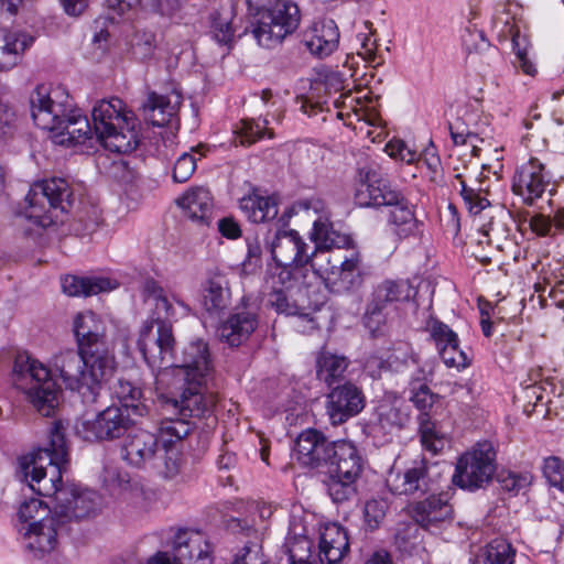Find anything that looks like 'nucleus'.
Instances as JSON below:
<instances>
[{"instance_id":"1","label":"nucleus","mask_w":564,"mask_h":564,"mask_svg":"<svg viewBox=\"0 0 564 564\" xmlns=\"http://www.w3.org/2000/svg\"><path fill=\"white\" fill-rule=\"evenodd\" d=\"M144 301L154 305L155 318L147 319L139 329L137 345L151 368H160L155 377V390L163 404L178 412V423L187 419H206L215 403L207 383L213 372L208 345L193 340L175 352V338L171 323L189 315L191 307L175 292H165L156 281L145 280L142 284Z\"/></svg>"},{"instance_id":"2","label":"nucleus","mask_w":564,"mask_h":564,"mask_svg":"<svg viewBox=\"0 0 564 564\" xmlns=\"http://www.w3.org/2000/svg\"><path fill=\"white\" fill-rule=\"evenodd\" d=\"M73 332L78 349H66L54 355L50 367L29 355H18L13 364L15 387L43 416H52L58 408L62 390L76 391L86 403H95L102 384L115 371V358L105 345V321L93 311L75 315Z\"/></svg>"},{"instance_id":"3","label":"nucleus","mask_w":564,"mask_h":564,"mask_svg":"<svg viewBox=\"0 0 564 564\" xmlns=\"http://www.w3.org/2000/svg\"><path fill=\"white\" fill-rule=\"evenodd\" d=\"M34 124L53 133L55 143L91 148L99 142L115 153H130L139 144V121L119 98L97 101L91 109L93 127L73 105L68 90L51 83L37 84L29 95Z\"/></svg>"},{"instance_id":"4","label":"nucleus","mask_w":564,"mask_h":564,"mask_svg":"<svg viewBox=\"0 0 564 564\" xmlns=\"http://www.w3.org/2000/svg\"><path fill=\"white\" fill-rule=\"evenodd\" d=\"M50 447L19 459L20 473L29 487L40 496L53 497L54 505L66 501L72 488L62 482V474L68 463V446L64 425H53Z\"/></svg>"},{"instance_id":"5","label":"nucleus","mask_w":564,"mask_h":564,"mask_svg":"<svg viewBox=\"0 0 564 564\" xmlns=\"http://www.w3.org/2000/svg\"><path fill=\"white\" fill-rule=\"evenodd\" d=\"M295 448L297 459L304 466H325L329 474L352 480H357L362 473L364 459L351 442H329L314 427L306 429L297 436Z\"/></svg>"},{"instance_id":"6","label":"nucleus","mask_w":564,"mask_h":564,"mask_svg":"<svg viewBox=\"0 0 564 564\" xmlns=\"http://www.w3.org/2000/svg\"><path fill=\"white\" fill-rule=\"evenodd\" d=\"M355 202L361 207H390L387 225L399 241L415 237L420 232L421 223L415 217L414 205L375 174L368 173L366 180L358 185Z\"/></svg>"},{"instance_id":"7","label":"nucleus","mask_w":564,"mask_h":564,"mask_svg":"<svg viewBox=\"0 0 564 564\" xmlns=\"http://www.w3.org/2000/svg\"><path fill=\"white\" fill-rule=\"evenodd\" d=\"M305 279L294 275L288 268H281L268 280L272 288L270 305L278 313L296 316L294 327L303 334L311 333L319 324L318 318L313 316L319 306L311 300Z\"/></svg>"},{"instance_id":"8","label":"nucleus","mask_w":564,"mask_h":564,"mask_svg":"<svg viewBox=\"0 0 564 564\" xmlns=\"http://www.w3.org/2000/svg\"><path fill=\"white\" fill-rule=\"evenodd\" d=\"M253 17L252 34L265 48L280 45L300 24V10L286 0H246Z\"/></svg>"},{"instance_id":"9","label":"nucleus","mask_w":564,"mask_h":564,"mask_svg":"<svg viewBox=\"0 0 564 564\" xmlns=\"http://www.w3.org/2000/svg\"><path fill=\"white\" fill-rule=\"evenodd\" d=\"M70 189L64 178L53 177L31 185L19 217L32 228L44 229L62 221V215L70 205Z\"/></svg>"},{"instance_id":"10","label":"nucleus","mask_w":564,"mask_h":564,"mask_svg":"<svg viewBox=\"0 0 564 564\" xmlns=\"http://www.w3.org/2000/svg\"><path fill=\"white\" fill-rule=\"evenodd\" d=\"M311 240L315 243L313 251L308 250V265L315 275L322 279L333 290L336 286V271L340 260V250L350 246L351 238L336 231L327 224L317 221L312 228Z\"/></svg>"},{"instance_id":"11","label":"nucleus","mask_w":564,"mask_h":564,"mask_svg":"<svg viewBox=\"0 0 564 564\" xmlns=\"http://www.w3.org/2000/svg\"><path fill=\"white\" fill-rule=\"evenodd\" d=\"M496 451L488 441L478 442L473 449L463 454L456 464L453 482L470 491L488 484L496 471Z\"/></svg>"},{"instance_id":"12","label":"nucleus","mask_w":564,"mask_h":564,"mask_svg":"<svg viewBox=\"0 0 564 564\" xmlns=\"http://www.w3.org/2000/svg\"><path fill=\"white\" fill-rule=\"evenodd\" d=\"M308 243L296 230H280L270 245V251L275 267L271 270L273 275L281 268L290 269L294 275L306 278L308 272Z\"/></svg>"},{"instance_id":"13","label":"nucleus","mask_w":564,"mask_h":564,"mask_svg":"<svg viewBox=\"0 0 564 564\" xmlns=\"http://www.w3.org/2000/svg\"><path fill=\"white\" fill-rule=\"evenodd\" d=\"M409 513L416 525L431 534H440L454 521V508L445 494L430 495L411 503Z\"/></svg>"},{"instance_id":"14","label":"nucleus","mask_w":564,"mask_h":564,"mask_svg":"<svg viewBox=\"0 0 564 564\" xmlns=\"http://www.w3.org/2000/svg\"><path fill=\"white\" fill-rule=\"evenodd\" d=\"M191 434L189 425L160 427V447L151 467L164 478L172 479L181 470V448L183 440Z\"/></svg>"},{"instance_id":"15","label":"nucleus","mask_w":564,"mask_h":564,"mask_svg":"<svg viewBox=\"0 0 564 564\" xmlns=\"http://www.w3.org/2000/svg\"><path fill=\"white\" fill-rule=\"evenodd\" d=\"M63 521L56 516H51L22 527L26 551L36 558H42L55 551L58 546V527Z\"/></svg>"},{"instance_id":"16","label":"nucleus","mask_w":564,"mask_h":564,"mask_svg":"<svg viewBox=\"0 0 564 564\" xmlns=\"http://www.w3.org/2000/svg\"><path fill=\"white\" fill-rule=\"evenodd\" d=\"M171 546L176 564H213L212 546L200 532L178 529Z\"/></svg>"},{"instance_id":"17","label":"nucleus","mask_w":564,"mask_h":564,"mask_svg":"<svg viewBox=\"0 0 564 564\" xmlns=\"http://www.w3.org/2000/svg\"><path fill=\"white\" fill-rule=\"evenodd\" d=\"M550 184L544 165L535 158L520 164L512 177V192L522 197L527 204L542 197Z\"/></svg>"},{"instance_id":"18","label":"nucleus","mask_w":564,"mask_h":564,"mask_svg":"<svg viewBox=\"0 0 564 564\" xmlns=\"http://www.w3.org/2000/svg\"><path fill=\"white\" fill-rule=\"evenodd\" d=\"M123 436V459L134 467L151 466L160 445V429L153 434L138 425H127Z\"/></svg>"},{"instance_id":"19","label":"nucleus","mask_w":564,"mask_h":564,"mask_svg":"<svg viewBox=\"0 0 564 564\" xmlns=\"http://www.w3.org/2000/svg\"><path fill=\"white\" fill-rule=\"evenodd\" d=\"M120 405H110L97 414V423H134L132 415H142L141 391L128 381H120L116 390Z\"/></svg>"},{"instance_id":"20","label":"nucleus","mask_w":564,"mask_h":564,"mask_svg":"<svg viewBox=\"0 0 564 564\" xmlns=\"http://www.w3.org/2000/svg\"><path fill=\"white\" fill-rule=\"evenodd\" d=\"M429 469L427 460H416L403 471L391 473L387 478V485L394 495H424L432 490Z\"/></svg>"},{"instance_id":"21","label":"nucleus","mask_w":564,"mask_h":564,"mask_svg":"<svg viewBox=\"0 0 564 564\" xmlns=\"http://www.w3.org/2000/svg\"><path fill=\"white\" fill-rule=\"evenodd\" d=\"M426 330L430 333L441 358L447 367L465 368L470 360L459 347L457 334L446 324L437 319L426 322Z\"/></svg>"},{"instance_id":"22","label":"nucleus","mask_w":564,"mask_h":564,"mask_svg":"<svg viewBox=\"0 0 564 564\" xmlns=\"http://www.w3.org/2000/svg\"><path fill=\"white\" fill-rule=\"evenodd\" d=\"M365 406L362 392L352 383L334 388L327 395V413L332 423H345Z\"/></svg>"},{"instance_id":"23","label":"nucleus","mask_w":564,"mask_h":564,"mask_svg":"<svg viewBox=\"0 0 564 564\" xmlns=\"http://www.w3.org/2000/svg\"><path fill=\"white\" fill-rule=\"evenodd\" d=\"M67 488L74 489L66 501L54 505V514L64 521L79 520L94 516L101 506L100 496L89 489H79L74 484H67Z\"/></svg>"},{"instance_id":"24","label":"nucleus","mask_w":564,"mask_h":564,"mask_svg":"<svg viewBox=\"0 0 564 564\" xmlns=\"http://www.w3.org/2000/svg\"><path fill=\"white\" fill-rule=\"evenodd\" d=\"M349 551L345 528L336 522H324L318 527V560L321 564H338Z\"/></svg>"},{"instance_id":"25","label":"nucleus","mask_w":564,"mask_h":564,"mask_svg":"<svg viewBox=\"0 0 564 564\" xmlns=\"http://www.w3.org/2000/svg\"><path fill=\"white\" fill-rule=\"evenodd\" d=\"M346 87V78L344 74L323 67L317 70L311 87V96L303 102L302 110L304 113L312 116L323 109L326 100L321 97V91L327 95L337 94Z\"/></svg>"},{"instance_id":"26","label":"nucleus","mask_w":564,"mask_h":564,"mask_svg":"<svg viewBox=\"0 0 564 564\" xmlns=\"http://www.w3.org/2000/svg\"><path fill=\"white\" fill-rule=\"evenodd\" d=\"M303 41L311 54L319 58L329 56L338 47V26L330 19L314 22L305 31Z\"/></svg>"},{"instance_id":"27","label":"nucleus","mask_w":564,"mask_h":564,"mask_svg":"<svg viewBox=\"0 0 564 564\" xmlns=\"http://www.w3.org/2000/svg\"><path fill=\"white\" fill-rule=\"evenodd\" d=\"M231 293L226 276L219 270L209 271L202 284V304L212 316H218L229 305Z\"/></svg>"},{"instance_id":"28","label":"nucleus","mask_w":564,"mask_h":564,"mask_svg":"<svg viewBox=\"0 0 564 564\" xmlns=\"http://www.w3.org/2000/svg\"><path fill=\"white\" fill-rule=\"evenodd\" d=\"M414 296V290L408 281H384L377 286L373 292V299L368 306L365 324L368 328H372V322L379 316L382 304L392 302L409 301Z\"/></svg>"},{"instance_id":"29","label":"nucleus","mask_w":564,"mask_h":564,"mask_svg":"<svg viewBox=\"0 0 564 564\" xmlns=\"http://www.w3.org/2000/svg\"><path fill=\"white\" fill-rule=\"evenodd\" d=\"M239 209L245 217L254 224H263L273 220L279 213V200L275 195L262 194L252 189L245 194L238 202Z\"/></svg>"},{"instance_id":"30","label":"nucleus","mask_w":564,"mask_h":564,"mask_svg":"<svg viewBox=\"0 0 564 564\" xmlns=\"http://www.w3.org/2000/svg\"><path fill=\"white\" fill-rule=\"evenodd\" d=\"M258 326L254 312L241 310L232 313L219 327L220 339L237 347L246 341Z\"/></svg>"},{"instance_id":"31","label":"nucleus","mask_w":564,"mask_h":564,"mask_svg":"<svg viewBox=\"0 0 564 564\" xmlns=\"http://www.w3.org/2000/svg\"><path fill=\"white\" fill-rule=\"evenodd\" d=\"M499 34L510 35L512 37L513 52L516 55V66L528 76L534 77L538 74V67L534 58L531 55V46L525 35L520 34L519 30H514V24H511L509 18L506 19L501 15L495 18V26L498 28Z\"/></svg>"},{"instance_id":"32","label":"nucleus","mask_w":564,"mask_h":564,"mask_svg":"<svg viewBox=\"0 0 564 564\" xmlns=\"http://www.w3.org/2000/svg\"><path fill=\"white\" fill-rule=\"evenodd\" d=\"M61 285L63 292L69 296H90L113 291L119 286V282L110 276L65 275Z\"/></svg>"},{"instance_id":"33","label":"nucleus","mask_w":564,"mask_h":564,"mask_svg":"<svg viewBox=\"0 0 564 564\" xmlns=\"http://www.w3.org/2000/svg\"><path fill=\"white\" fill-rule=\"evenodd\" d=\"M33 43V37L21 32L0 29V72L17 66L20 56Z\"/></svg>"},{"instance_id":"34","label":"nucleus","mask_w":564,"mask_h":564,"mask_svg":"<svg viewBox=\"0 0 564 564\" xmlns=\"http://www.w3.org/2000/svg\"><path fill=\"white\" fill-rule=\"evenodd\" d=\"M273 514V507L265 502H253L249 507V518H232L228 521V529L234 533H245L246 535H260L268 529L267 521Z\"/></svg>"},{"instance_id":"35","label":"nucleus","mask_w":564,"mask_h":564,"mask_svg":"<svg viewBox=\"0 0 564 564\" xmlns=\"http://www.w3.org/2000/svg\"><path fill=\"white\" fill-rule=\"evenodd\" d=\"M334 106L336 108H349L357 121H364L367 126L375 128V130H368L366 133L372 142L381 135V130L375 134L376 130L381 127V118L371 100L360 104L359 97L341 94L334 100Z\"/></svg>"},{"instance_id":"36","label":"nucleus","mask_w":564,"mask_h":564,"mask_svg":"<svg viewBox=\"0 0 564 564\" xmlns=\"http://www.w3.org/2000/svg\"><path fill=\"white\" fill-rule=\"evenodd\" d=\"M176 204L188 218L203 221L212 214L213 198L207 188L196 186L180 196Z\"/></svg>"},{"instance_id":"37","label":"nucleus","mask_w":564,"mask_h":564,"mask_svg":"<svg viewBox=\"0 0 564 564\" xmlns=\"http://www.w3.org/2000/svg\"><path fill=\"white\" fill-rule=\"evenodd\" d=\"M362 260L360 252L354 247L351 241L350 246L340 250V260L336 271V286L334 291L349 289L361 275Z\"/></svg>"},{"instance_id":"38","label":"nucleus","mask_w":564,"mask_h":564,"mask_svg":"<svg viewBox=\"0 0 564 564\" xmlns=\"http://www.w3.org/2000/svg\"><path fill=\"white\" fill-rule=\"evenodd\" d=\"M181 104V96L150 94L145 106L147 119L151 124L163 127L171 122Z\"/></svg>"},{"instance_id":"39","label":"nucleus","mask_w":564,"mask_h":564,"mask_svg":"<svg viewBox=\"0 0 564 564\" xmlns=\"http://www.w3.org/2000/svg\"><path fill=\"white\" fill-rule=\"evenodd\" d=\"M347 367L348 360L346 357L326 350L321 351L316 359L317 378L327 386H332L339 380Z\"/></svg>"},{"instance_id":"40","label":"nucleus","mask_w":564,"mask_h":564,"mask_svg":"<svg viewBox=\"0 0 564 564\" xmlns=\"http://www.w3.org/2000/svg\"><path fill=\"white\" fill-rule=\"evenodd\" d=\"M267 119L241 120L234 130L235 142L240 145H250L265 135L271 139L273 133L268 129Z\"/></svg>"},{"instance_id":"41","label":"nucleus","mask_w":564,"mask_h":564,"mask_svg":"<svg viewBox=\"0 0 564 564\" xmlns=\"http://www.w3.org/2000/svg\"><path fill=\"white\" fill-rule=\"evenodd\" d=\"M282 549L288 555L289 564H314L310 560L312 542L303 533H289Z\"/></svg>"},{"instance_id":"42","label":"nucleus","mask_w":564,"mask_h":564,"mask_svg":"<svg viewBox=\"0 0 564 564\" xmlns=\"http://www.w3.org/2000/svg\"><path fill=\"white\" fill-rule=\"evenodd\" d=\"M516 551L505 539H495L481 551L477 564H513Z\"/></svg>"},{"instance_id":"43","label":"nucleus","mask_w":564,"mask_h":564,"mask_svg":"<svg viewBox=\"0 0 564 564\" xmlns=\"http://www.w3.org/2000/svg\"><path fill=\"white\" fill-rule=\"evenodd\" d=\"M76 435L87 443L112 441L127 432V425H75Z\"/></svg>"},{"instance_id":"44","label":"nucleus","mask_w":564,"mask_h":564,"mask_svg":"<svg viewBox=\"0 0 564 564\" xmlns=\"http://www.w3.org/2000/svg\"><path fill=\"white\" fill-rule=\"evenodd\" d=\"M420 435L423 448L434 455L451 445V436L441 425H421Z\"/></svg>"},{"instance_id":"45","label":"nucleus","mask_w":564,"mask_h":564,"mask_svg":"<svg viewBox=\"0 0 564 564\" xmlns=\"http://www.w3.org/2000/svg\"><path fill=\"white\" fill-rule=\"evenodd\" d=\"M411 401L424 415H431L438 406V395L431 392L429 387L422 382L414 381L411 387Z\"/></svg>"},{"instance_id":"46","label":"nucleus","mask_w":564,"mask_h":564,"mask_svg":"<svg viewBox=\"0 0 564 564\" xmlns=\"http://www.w3.org/2000/svg\"><path fill=\"white\" fill-rule=\"evenodd\" d=\"M204 155L203 147L182 153L174 164L173 180L177 183H184L189 180L196 170L197 160Z\"/></svg>"},{"instance_id":"47","label":"nucleus","mask_w":564,"mask_h":564,"mask_svg":"<svg viewBox=\"0 0 564 564\" xmlns=\"http://www.w3.org/2000/svg\"><path fill=\"white\" fill-rule=\"evenodd\" d=\"M356 481L357 480L336 477V475L329 474L327 491L332 500L336 503H340L352 498L356 495Z\"/></svg>"},{"instance_id":"48","label":"nucleus","mask_w":564,"mask_h":564,"mask_svg":"<svg viewBox=\"0 0 564 564\" xmlns=\"http://www.w3.org/2000/svg\"><path fill=\"white\" fill-rule=\"evenodd\" d=\"M384 152L394 161L406 164H413L420 159L417 151L401 139L390 140L384 147Z\"/></svg>"},{"instance_id":"49","label":"nucleus","mask_w":564,"mask_h":564,"mask_svg":"<svg viewBox=\"0 0 564 564\" xmlns=\"http://www.w3.org/2000/svg\"><path fill=\"white\" fill-rule=\"evenodd\" d=\"M410 362H415V354L412 346L406 341L394 345L388 356L389 369L399 371Z\"/></svg>"},{"instance_id":"50","label":"nucleus","mask_w":564,"mask_h":564,"mask_svg":"<svg viewBox=\"0 0 564 564\" xmlns=\"http://www.w3.org/2000/svg\"><path fill=\"white\" fill-rule=\"evenodd\" d=\"M297 207L303 210L307 216H315L313 220V227L317 221L327 224L329 227L333 225L329 221V212L326 203L319 197H311L299 202Z\"/></svg>"},{"instance_id":"51","label":"nucleus","mask_w":564,"mask_h":564,"mask_svg":"<svg viewBox=\"0 0 564 564\" xmlns=\"http://www.w3.org/2000/svg\"><path fill=\"white\" fill-rule=\"evenodd\" d=\"M456 178L458 181L460 195L465 204L468 206L470 213L478 214L487 206H489L488 199L484 197L479 192L468 187L465 181L462 180L460 175H456ZM455 188L458 189L456 185Z\"/></svg>"},{"instance_id":"52","label":"nucleus","mask_w":564,"mask_h":564,"mask_svg":"<svg viewBox=\"0 0 564 564\" xmlns=\"http://www.w3.org/2000/svg\"><path fill=\"white\" fill-rule=\"evenodd\" d=\"M388 502L384 499H370L366 502L364 518L366 524L371 529H377L386 517Z\"/></svg>"},{"instance_id":"53","label":"nucleus","mask_w":564,"mask_h":564,"mask_svg":"<svg viewBox=\"0 0 564 564\" xmlns=\"http://www.w3.org/2000/svg\"><path fill=\"white\" fill-rule=\"evenodd\" d=\"M543 474L552 487L564 492V462L551 456L544 460Z\"/></svg>"},{"instance_id":"54","label":"nucleus","mask_w":564,"mask_h":564,"mask_svg":"<svg viewBox=\"0 0 564 564\" xmlns=\"http://www.w3.org/2000/svg\"><path fill=\"white\" fill-rule=\"evenodd\" d=\"M498 480L503 490L518 494L531 484L532 476L529 473L503 471L498 476Z\"/></svg>"},{"instance_id":"55","label":"nucleus","mask_w":564,"mask_h":564,"mask_svg":"<svg viewBox=\"0 0 564 564\" xmlns=\"http://www.w3.org/2000/svg\"><path fill=\"white\" fill-rule=\"evenodd\" d=\"M105 486L111 490H128L131 487L130 475L115 467H106L102 475Z\"/></svg>"},{"instance_id":"56","label":"nucleus","mask_w":564,"mask_h":564,"mask_svg":"<svg viewBox=\"0 0 564 564\" xmlns=\"http://www.w3.org/2000/svg\"><path fill=\"white\" fill-rule=\"evenodd\" d=\"M234 564H269L257 542L246 544L237 554Z\"/></svg>"},{"instance_id":"57","label":"nucleus","mask_w":564,"mask_h":564,"mask_svg":"<svg viewBox=\"0 0 564 564\" xmlns=\"http://www.w3.org/2000/svg\"><path fill=\"white\" fill-rule=\"evenodd\" d=\"M107 2L109 9L118 17L124 15L139 4L145 8L161 9V4L152 2V0H107Z\"/></svg>"},{"instance_id":"58","label":"nucleus","mask_w":564,"mask_h":564,"mask_svg":"<svg viewBox=\"0 0 564 564\" xmlns=\"http://www.w3.org/2000/svg\"><path fill=\"white\" fill-rule=\"evenodd\" d=\"M358 39L360 41L358 55L369 64L379 65L380 61H378L377 56V42L372 39L371 33L359 34Z\"/></svg>"},{"instance_id":"59","label":"nucleus","mask_w":564,"mask_h":564,"mask_svg":"<svg viewBox=\"0 0 564 564\" xmlns=\"http://www.w3.org/2000/svg\"><path fill=\"white\" fill-rule=\"evenodd\" d=\"M47 511V507L43 506V502L39 499H31L29 501H24L18 511L19 519L22 522H29L31 520L35 521V518L39 516L45 514Z\"/></svg>"},{"instance_id":"60","label":"nucleus","mask_w":564,"mask_h":564,"mask_svg":"<svg viewBox=\"0 0 564 564\" xmlns=\"http://www.w3.org/2000/svg\"><path fill=\"white\" fill-rule=\"evenodd\" d=\"M15 120L17 115L13 107L3 99L0 93V137H4L11 131Z\"/></svg>"},{"instance_id":"61","label":"nucleus","mask_w":564,"mask_h":564,"mask_svg":"<svg viewBox=\"0 0 564 564\" xmlns=\"http://www.w3.org/2000/svg\"><path fill=\"white\" fill-rule=\"evenodd\" d=\"M212 32L216 41L223 44H228L234 37V30L227 18L215 19Z\"/></svg>"},{"instance_id":"62","label":"nucleus","mask_w":564,"mask_h":564,"mask_svg":"<svg viewBox=\"0 0 564 564\" xmlns=\"http://www.w3.org/2000/svg\"><path fill=\"white\" fill-rule=\"evenodd\" d=\"M529 226L534 234L541 237L552 235L554 228L552 219L542 214L532 216Z\"/></svg>"},{"instance_id":"63","label":"nucleus","mask_w":564,"mask_h":564,"mask_svg":"<svg viewBox=\"0 0 564 564\" xmlns=\"http://www.w3.org/2000/svg\"><path fill=\"white\" fill-rule=\"evenodd\" d=\"M218 231L227 239H237L241 236V228L232 217H224L218 220Z\"/></svg>"},{"instance_id":"64","label":"nucleus","mask_w":564,"mask_h":564,"mask_svg":"<svg viewBox=\"0 0 564 564\" xmlns=\"http://www.w3.org/2000/svg\"><path fill=\"white\" fill-rule=\"evenodd\" d=\"M365 371L372 378L379 377L382 370L389 369L388 359L371 355L367 358L364 366Z\"/></svg>"}]
</instances>
